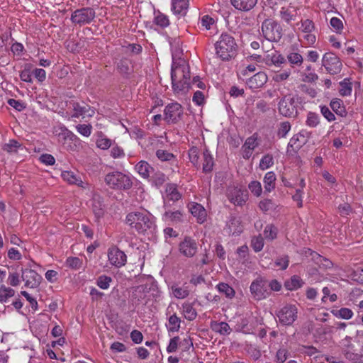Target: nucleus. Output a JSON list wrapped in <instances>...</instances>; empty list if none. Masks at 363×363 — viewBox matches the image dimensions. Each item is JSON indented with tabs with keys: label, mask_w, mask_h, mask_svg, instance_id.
<instances>
[{
	"label": "nucleus",
	"mask_w": 363,
	"mask_h": 363,
	"mask_svg": "<svg viewBox=\"0 0 363 363\" xmlns=\"http://www.w3.org/2000/svg\"><path fill=\"white\" fill-rule=\"evenodd\" d=\"M172 89L176 93H184L191 87L189 66L184 60L173 62L171 69Z\"/></svg>",
	"instance_id": "1"
},
{
	"label": "nucleus",
	"mask_w": 363,
	"mask_h": 363,
	"mask_svg": "<svg viewBox=\"0 0 363 363\" xmlns=\"http://www.w3.org/2000/svg\"><path fill=\"white\" fill-rule=\"evenodd\" d=\"M126 223L138 233L144 234L155 228V220L152 214L147 211L129 213L125 218Z\"/></svg>",
	"instance_id": "2"
},
{
	"label": "nucleus",
	"mask_w": 363,
	"mask_h": 363,
	"mask_svg": "<svg viewBox=\"0 0 363 363\" xmlns=\"http://www.w3.org/2000/svg\"><path fill=\"white\" fill-rule=\"evenodd\" d=\"M237 47L234 37L227 33H222L215 44L216 55L222 60H228L233 57L236 54Z\"/></svg>",
	"instance_id": "3"
},
{
	"label": "nucleus",
	"mask_w": 363,
	"mask_h": 363,
	"mask_svg": "<svg viewBox=\"0 0 363 363\" xmlns=\"http://www.w3.org/2000/svg\"><path fill=\"white\" fill-rule=\"evenodd\" d=\"M105 182L110 188L117 190H128L133 185L129 176L118 171L107 174Z\"/></svg>",
	"instance_id": "4"
},
{
	"label": "nucleus",
	"mask_w": 363,
	"mask_h": 363,
	"mask_svg": "<svg viewBox=\"0 0 363 363\" xmlns=\"http://www.w3.org/2000/svg\"><path fill=\"white\" fill-rule=\"evenodd\" d=\"M261 33L267 40L278 42L282 37V28L277 21L267 18L262 23Z\"/></svg>",
	"instance_id": "5"
},
{
	"label": "nucleus",
	"mask_w": 363,
	"mask_h": 363,
	"mask_svg": "<svg viewBox=\"0 0 363 363\" xmlns=\"http://www.w3.org/2000/svg\"><path fill=\"white\" fill-rule=\"evenodd\" d=\"M96 17V12L93 8L83 7L72 12L70 20L79 26L90 24Z\"/></svg>",
	"instance_id": "6"
},
{
	"label": "nucleus",
	"mask_w": 363,
	"mask_h": 363,
	"mask_svg": "<svg viewBox=\"0 0 363 363\" xmlns=\"http://www.w3.org/2000/svg\"><path fill=\"white\" fill-rule=\"evenodd\" d=\"M298 96L297 95L284 96L279 103V113L286 117H294L297 115L296 105L298 103Z\"/></svg>",
	"instance_id": "7"
},
{
	"label": "nucleus",
	"mask_w": 363,
	"mask_h": 363,
	"mask_svg": "<svg viewBox=\"0 0 363 363\" xmlns=\"http://www.w3.org/2000/svg\"><path fill=\"white\" fill-rule=\"evenodd\" d=\"M250 290L253 298L258 301L266 298L270 294L267 281L261 277L251 283Z\"/></svg>",
	"instance_id": "8"
},
{
	"label": "nucleus",
	"mask_w": 363,
	"mask_h": 363,
	"mask_svg": "<svg viewBox=\"0 0 363 363\" xmlns=\"http://www.w3.org/2000/svg\"><path fill=\"white\" fill-rule=\"evenodd\" d=\"M322 65L330 74L340 73L342 66L340 58L333 52H326L323 55Z\"/></svg>",
	"instance_id": "9"
},
{
	"label": "nucleus",
	"mask_w": 363,
	"mask_h": 363,
	"mask_svg": "<svg viewBox=\"0 0 363 363\" xmlns=\"http://www.w3.org/2000/svg\"><path fill=\"white\" fill-rule=\"evenodd\" d=\"M297 308L295 305L289 304L281 308L277 313L279 321L284 325H291L297 318Z\"/></svg>",
	"instance_id": "10"
},
{
	"label": "nucleus",
	"mask_w": 363,
	"mask_h": 363,
	"mask_svg": "<svg viewBox=\"0 0 363 363\" xmlns=\"http://www.w3.org/2000/svg\"><path fill=\"white\" fill-rule=\"evenodd\" d=\"M183 107L179 103L169 104L164 110V120L168 123H177L183 116Z\"/></svg>",
	"instance_id": "11"
},
{
	"label": "nucleus",
	"mask_w": 363,
	"mask_h": 363,
	"mask_svg": "<svg viewBox=\"0 0 363 363\" xmlns=\"http://www.w3.org/2000/svg\"><path fill=\"white\" fill-rule=\"evenodd\" d=\"M108 259L111 265L118 268L125 266L127 262L126 255L116 246L108 250Z\"/></svg>",
	"instance_id": "12"
},
{
	"label": "nucleus",
	"mask_w": 363,
	"mask_h": 363,
	"mask_svg": "<svg viewBox=\"0 0 363 363\" xmlns=\"http://www.w3.org/2000/svg\"><path fill=\"white\" fill-rule=\"evenodd\" d=\"M197 249L196 240L189 236H186L179 245V252L186 257H194L197 252Z\"/></svg>",
	"instance_id": "13"
},
{
	"label": "nucleus",
	"mask_w": 363,
	"mask_h": 363,
	"mask_svg": "<svg viewBox=\"0 0 363 363\" xmlns=\"http://www.w3.org/2000/svg\"><path fill=\"white\" fill-rule=\"evenodd\" d=\"M21 278L25 281V286L28 288H37L42 280V277L35 270L30 269H22Z\"/></svg>",
	"instance_id": "14"
},
{
	"label": "nucleus",
	"mask_w": 363,
	"mask_h": 363,
	"mask_svg": "<svg viewBox=\"0 0 363 363\" xmlns=\"http://www.w3.org/2000/svg\"><path fill=\"white\" fill-rule=\"evenodd\" d=\"M70 104L72 105V110L74 111V113L72 116L74 118H79V116L92 117L94 114V110L84 102L79 103L72 101L70 102Z\"/></svg>",
	"instance_id": "15"
},
{
	"label": "nucleus",
	"mask_w": 363,
	"mask_h": 363,
	"mask_svg": "<svg viewBox=\"0 0 363 363\" xmlns=\"http://www.w3.org/2000/svg\"><path fill=\"white\" fill-rule=\"evenodd\" d=\"M263 61L266 65L269 67L274 66L276 67H281L283 64L286 62V58L277 50H274L265 55Z\"/></svg>",
	"instance_id": "16"
},
{
	"label": "nucleus",
	"mask_w": 363,
	"mask_h": 363,
	"mask_svg": "<svg viewBox=\"0 0 363 363\" xmlns=\"http://www.w3.org/2000/svg\"><path fill=\"white\" fill-rule=\"evenodd\" d=\"M267 75L263 72H259L249 78L246 84L251 89H257L262 87L267 82Z\"/></svg>",
	"instance_id": "17"
},
{
	"label": "nucleus",
	"mask_w": 363,
	"mask_h": 363,
	"mask_svg": "<svg viewBox=\"0 0 363 363\" xmlns=\"http://www.w3.org/2000/svg\"><path fill=\"white\" fill-rule=\"evenodd\" d=\"M64 181L69 184L76 185L77 186L85 188L84 183L82 181V175L79 172L73 171H64L61 174Z\"/></svg>",
	"instance_id": "18"
},
{
	"label": "nucleus",
	"mask_w": 363,
	"mask_h": 363,
	"mask_svg": "<svg viewBox=\"0 0 363 363\" xmlns=\"http://www.w3.org/2000/svg\"><path fill=\"white\" fill-rule=\"evenodd\" d=\"M91 210L97 221L104 216V205L100 195L94 194L91 200Z\"/></svg>",
	"instance_id": "19"
},
{
	"label": "nucleus",
	"mask_w": 363,
	"mask_h": 363,
	"mask_svg": "<svg viewBox=\"0 0 363 363\" xmlns=\"http://www.w3.org/2000/svg\"><path fill=\"white\" fill-rule=\"evenodd\" d=\"M229 201L237 206H242L247 199V195L240 189L234 188L228 193Z\"/></svg>",
	"instance_id": "20"
},
{
	"label": "nucleus",
	"mask_w": 363,
	"mask_h": 363,
	"mask_svg": "<svg viewBox=\"0 0 363 363\" xmlns=\"http://www.w3.org/2000/svg\"><path fill=\"white\" fill-rule=\"evenodd\" d=\"M189 208L191 213L197 218V221L199 223H203L206 220V211L199 203H191L189 204Z\"/></svg>",
	"instance_id": "21"
},
{
	"label": "nucleus",
	"mask_w": 363,
	"mask_h": 363,
	"mask_svg": "<svg viewBox=\"0 0 363 363\" xmlns=\"http://www.w3.org/2000/svg\"><path fill=\"white\" fill-rule=\"evenodd\" d=\"M189 8V0H172V10L174 14L184 16Z\"/></svg>",
	"instance_id": "22"
},
{
	"label": "nucleus",
	"mask_w": 363,
	"mask_h": 363,
	"mask_svg": "<svg viewBox=\"0 0 363 363\" xmlns=\"http://www.w3.org/2000/svg\"><path fill=\"white\" fill-rule=\"evenodd\" d=\"M232 5L241 11H249L257 3V0H230Z\"/></svg>",
	"instance_id": "23"
},
{
	"label": "nucleus",
	"mask_w": 363,
	"mask_h": 363,
	"mask_svg": "<svg viewBox=\"0 0 363 363\" xmlns=\"http://www.w3.org/2000/svg\"><path fill=\"white\" fill-rule=\"evenodd\" d=\"M146 297L145 287L137 286L132 293L131 301L133 305L138 306Z\"/></svg>",
	"instance_id": "24"
},
{
	"label": "nucleus",
	"mask_w": 363,
	"mask_h": 363,
	"mask_svg": "<svg viewBox=\"0 0 363 363\" xmlns=\"http://www.w3.org/2000/svg\"><path fill=\"white\" fill-rule=\"evenodd\" d=\"M332 110L338 116L345 117L347 114L343 101L340 99H333L330 103Z\"/></svg>",
	"instance_id": "25"
},
{
	"label": "nucleus",
	"mask_w": 363,
	"mask_h": 363,
	"mask_svg": "<svg viewBox=\"0 0 363 363\" xmlns=\"http://www.w3.org/2000/svg\"><path fill=\"white\" fill-rule=\"evenodd\" d=\"M135 170L143 178H148L154 169L147 162L140 161L135 167Z\"/></svg>",
	"instance_id": "26"
},
{
	"label": "nucleus",
	"mask_w": 363,
	"mask_h": 363,
	"mask_svg": "<svg viewBox=\"0 0 363 363\" xmlns=\"http://www.w3.org/2000/svg\"><path fill=\"white\" fill-rule=\"evenodd\" d=\"M210 326L212 330L223 335H228L231 332V328L225 322L212 321Z\"/></svg>",
	"instance_id": "27"
},
{
	"label": "nucleus",
	"mask_w": 363,
	"mask_h": 363,
	"mask_svg": "<svg viewBox=\"0 0 363 363\" xmlns=\"http://www.w3.org/2000/svg\"><path fill=\"white\" fill-rule=\"evenodd\" d=\"M304 282L300 277L297 275L292 276L289 279L284 282V287L289 291L297 290L301 288Z\"/></svg>",
	"instance_id": "28"
},
{
	"label": "nucleus",
	"mask_w": 363,
	"mask_h": 363,
	"mask_svg": "<svg viewBox=\"0 0 363 363\" xmlns=\"http://www.w3.org/2000/svg\"><path fill=\"white\" fill-rule=\"evenodd\" d=\"M291 67H301L303 62L302 55L298 52H289L286 55V59Z\"/></svg>",
	"instance_id": "29"
},
{
	"label": "nucleus",
	"mask_w": 363,
	"mask_h": 363,
	"mask_svg": "<svg viewBox=\"0 0 363 363\" xmlns=\"http://www.w3.org/2000/svg\"><path fill=\"white\" fill-rule=\"evenodd\" d=\"M182 312L186 319L193 320L197 317L196 310L193 307V303H184L182 304Z\"/></svg>",
	"instance_id": "30"
},
{
	"label": "nucleus",
	"mask_w": 363,
	"mask_h": 363,
	"mask_svg": "<svg viewBox=\"0 0 363 363\" xmlns=\"http://www.w3.org/2000/svg\"><path fill=\"white\" fill-rule=\"evenodd\" d=\"M203 171L204 172H211L214 164L213 158L208 150L203 152Z\"/></svg>",
	"instance_id": "31"
},
{
	"label": "nucleus",
	"mask_w": 363,
	"mask_h": 363,
	"mask_svg": "<svg viewBox=\"0 0 363 363\" xmlns=\"http://www.w3.org/2000/svg\"><path fill=\"white\" fill-rule=\"evenodd\" d=\"M167 196L169 200L177 201L182 198V194L179 192L177 187L174 184H168L166 186Z\"/></svg>",
	"instance_id": "32"
},
{
	"label": "nucleus",
	"mask_w": 363,
	"mask_h": 363,
	"mask_svg": "<svg viewBox=\"0 0 363 363\" xmlns=\"http://www.w3.org/2000/svg\"><path fill=\"white\" fill-rule=\"evenodd\" d=\"M276 175L273 172H268L264 177V190L271 192L275 188Z\"/></svg>",
	"instance_id": "33"
},
{
	"label": "nucleus",
	"mask_w": 363,
	"mask_h": 363,
	"mask_svg": "<svg viewBox=\"0 0 363 363\" xmlns=\"http://www.w3.org/2000/svg\"><path fill=\"white\" fill-rule=\"evenodd\" d=\"M306 143L307 140L306 138H303L301 135L296 134L290 139L289 146L293 150H298Z\"/></svg>",
	"instance_id": "34"
},
{
	"label": "nucleus",
	"mask_w": 363,
	"mask_h": 363,
	"mask_svg": "<svg viewBox=\"0 0 363 363\" xmlns=\"http://www.w3.org/2000/svg\"><path fill=\"white\" fill-rule=\"evenodd\" d=\"M15 295L14 289L7 287L2 284L0 286V303H4L7 302L9 298L13 297Z\"/></svg>",
	"instance_id": "35"
},
{
	"label": "nucleus",
	"mask_w": 363,
	"mask_h": 363,
	"mask_svg": "<svg viewBox=\"0 0 363 363\" xmlns=\"http://www.w3.org/2000/svg\"><path fill=\"white\" fill-rule=\"evenodd\" d=\"M227 225L230 233H231L233 235H238L242 230V227L240 226V220L235 217L231 218Z\"/></svg>",
	"instance_id": "36"
},
{
	"label": "nucleus",
	"mask_w": 363,
	"mask_h": 363,
	"mask_svg": "<svg viewBox=\"0 0 363 363\" xmlns=\"http://www.w3.org/2000/svg\"><path fill=\"white\" fill-rule=\"evenodd\" d=\"M168 322L169 325L167 327L169 332H177L179 330L181 319L175 313L169 316Z\"/></svg>",
	"instance_id": "37"
},
{
	"label": "nucleus",
	"mask_w": 363,
	"mask_h": 363,
	"mask_svg": "<svg viewBox=\"0 0 363 363\" xmlns=\"http://www.w3.org/2000/svg\"><path fill=\"white\" fill-rule=\"evenodd\" d=\"M216 288L219 291L220 293L224 294L226 297L232 298L235 296V290L226 283H219Z\"/></svg>",
	"instance_id": "38"
},
{
	"label": "nucleus",
	"mask_w": 363,
	"mask_h": 363,
	"mask_svg": "<svg viewBox=\"0 0 363 363\" xmlns=\"http://www.w3.org/2000/svg\"><path fill=\"white\" fill-rule=\"evenodd\" d=\"M258 145V135L257 133H254L252 136L245 140L242 148L254 150Z\"/></svg>",
	"instance_id": "39"
},
{
	"label": "nucleus",
	"mask_w": 363,
	"mask_h": 363,
	"mask_svg": "<svg viewBox=\"0 0 363 363\" xmlns=\"http://www.w3.org/2000/svg\"><path fill=\"white\" fill-rule=\"evenodd\" d=\"M274 165V157L271 154H266L260 160L259 167L262 170H265Z\"/></svg>",
	"instance_id": "40"
},
{
	"label": "nucleus",
	"mask_w": 363,
	"mask_h": 363,
	"mask_svg": "<svg viewBox=\"0 0 363 363\" xmlns=\"http://www.w3.org/2000/svg\"><path fill=\"white\" fill-rule=\"evenodd\" d=\"M163 218L165 220L179 222L182 219V213L180 211H168L164 213Z\"/></svg>",
	"instance_id": "41"
},
{
	"label": "nucleus",
	"mask_w": 363,
	"mask_h": 363,
	"mask_svg": "<svg viewBox=\"0 0 363 363\" xmlns=\"http://www.w3.org/2000/svg\"><path fill=\"white\" fill-rule=\"evenodd\" d=\"M174 296L179 299L184 298L187 297L189 294V291L187 286H172V288Z\"/></svg>",
	"instance_id": "42"
},
{
	"label": "nucleus",
	"mask_w": 363,
	"mask_h": 363,
	"mask_svg": "<svg viewBox=\"0 0 363 363\" xmlns=\"http://www.w3.org/2000/svg\"><path fill=\"white\" fill-rule=\"evenodd\" d=\"M154 22L156 25L160 26L161 28H165L169 25L168 17L160 11H158L157 13H155Z\"/></svg>",
	"instance_id": "43"
},
{
	"label": "nucleus",
	"mask_w": 363,
	"mask_h": 363,
	"mask_svg": "<svg viewBox=\"0 0 363 363\" xmlns=\"http://www.w3.org/2000/svg\"><path fill=\"white\" fill-rule=\"evenodd\" d=\"M189 157L190 162L193 164L196 167H199L200 164L199 162V151L196 147H192L190 148L189 151Z\"/></svg>",
	"instance_id": "44"
},
{
	"label": "nucleus",
	"mask_w": 363,
	"mask_h": 363,
	"mask_svg": "<svg viewBox=\"0 0 363 363\" xmlns=\"http://www.w3.org/2000/svg\"><path fill=\"white\" fill-rule=\"evenodd\" d=\"M277 228L272 224L267 225L264 230V236L266 239L272 240L277 238Z\"/></svg>",
	"instance_id": "45"
},
{
	"label": "nucleus",
	"mask_w": 363,
	"mask_h": 363,
	"mask_svg": "<svg viewBox=\"0 0 363 363\" xmlns=\"http://www.w3.org/2000/svg\"><path fill=\"white\" fill-rule=\"evenodd\" d=\"M334 315L337 317L345 320H350L353 316V312L348 308H341L340 309L333 312Z\"/></svg>",
	"instance_id": "46"
},
{
	"label": "nucleus",
	"mask_w": 363,
	"mask_h": 363,
	"mask_svg": "<svg viewBox=\"0 0 363 363\" xmlns=\"http://www.w3.org/2000/svg\"><path fill=\"white\" fill-rule=\"evenodd\" d=\"M248 188L252 194H253L255 196L259 197L261 196L262 192V188L261 183L258 181H252L249 185Z\"/></svg>",
	"instance_id": "47"
},
{
	"label": "nucleus",
	"mask_w": 363,
	"mask_h": 363,
	"mask_svg": "<svg viewBox=\"0 0 363 363\" xmlns=\"http://www.w3.org/2000/svg\"><path fill=\"white\" fill-rule=\"evenodd\" d=\"M20 146L21 144L17 140H10L8 143L2 146V150L7 152H15Z\"/></svg>",
	"instance_id": "48"
},
{
	"label": "nucleus",
	"mask_w": 363,
	"mask_h": 363,
	"mask_svg": "<svg viewBox=\"0 0 363 363\" xmlns=\"http://www.w3.org/2000/svg\"><path fill=\"white\" fill-rule=\"evenodd\" d=\"M313 258L316 260L317 264L320 265H323L325 268H331L333 267V263L329 259L323 257L320 255L316 252H313Z\"/></svg>",
	"instance_id": "49"
},
{
	"label": "nucleus",
	"mask_w": 363,
	"mask_h": 363,
	"mask_svg": "<svg viewBox=\"0 0 363 363\" xmlns=\"http://www.w3.org/2000/svg\"><path fill=\"white\" fill-rule=\"evenodd\" d=\"M252 247L255 252H259L264 247V239L261 235L255 237L252 240Z\"/></svg>",
	"instance_id": "50"
},
{
	"label": "nucleus",
	"mask_w": 363,
	"mask_h": 363,
	"mask_svg": "<svg viewBox=\"0 0 363 363\" xmlns=\"http://www.w3.org/2000/svg\"><path fill=\"white\" fill-rule=\"evenodd\" d=\"M112 279L110 277L102 275L97 279L96 284L101 289H107Z\"/></svg>",
	"instance_id": "51"
},
{
	"label": "nucleus",
	"mask_w": 363,
	"mask_h": 363,
	"mask_svg": "<svg viewBox=\"0 0 363 363\" xmlns=\"http://www.w3.org/2000/svg\"><path fill=\"white\" fill-rule=\"evenodd\" d=\"M291 130V124L289 122H282L280 123L278 131H277V135L279 138H284L287 135V133Z\"/></svg>",
	"instance_id": "52"
},
{
	"label": "nucleus",
	"mask_w": 363,
	"mask_h": 363,
	"mask_svg": "<svg viewBox=\"0 0 363 363\" xmlns=\"http://www.w3.org/2000/svg\"><path fill=\"white\" fill-rule=\"evenodd\" d=\"M79 133L85 137H89L91 133L92 126L90 124H79L76 126Z\"/></svg>",
	"instance_id": "53"
},
{
	"label": "nucleus",
	"mask_w": 363,
	"mask_h": 363,
	"mask_svg": "<svg viewBox=\"0 0 363 363\" xmlns=\"http://www.w3.org/2000/svg\"><path fill=\"white\" fill-rule=\"evenodd\" d=\"M156 156L161 161H170L174 157L172 153H170L164 150H157Z\"/></svg>",
	"instance_id": "54"
},
{
	"label": "nucleus",
	"mask_w": 363,
	"mask_h": 363,
	"mask_svg": "<svg viewBox=\"0 0 363 363\" xmlns=\"http://www.w3.org/2000/svg\"><path fill=\"white\" fill-rule=\"evenodd\" d=\"M67 265L74 269H78L82 267V260L78 257H68L66 261Z\"/></svg>",
	"instance_id": "55"
},
{
	"label": "nucleus",
	"mask_w": 363,
	"mask_h": 363,
	"mask_svg": "<svg viewBox=\"0 0 363 363\" xmlns=\"http://www.w3.org/2000/svg\"><path fill=\"white\" fill-rule=\"evenodd\" d=\"M289 353L284 348L279 349L276 354V362L284 363L289 357Z\"/></svg>",
	"instance_id": "56"
},
{
	"label": "nucleus",
	"mask_w": 363,
	"mask_h": 363,
	"mask_svg": "<svg viewBox=\"0 0 363 363\" xmlns=\"http://www.w3.org/2000/svg\"><path fill=\"white\" fill-rule=\"evenodd\" d=\"M315 29V26L311 20L306 19L301 22V30L304 33H311Z\"/></svg>",
	"instance_id": "57"
},
{
	"label": "nucleus",
	"mask_w": 363,
	"mask_h": 363,
	"mask_svg": "<svg viewBox=\"0 0 363 363\" xmlns=\"http://www.w3.org/2000/svg\"><path fill=\"white\" fill-rule=\"evenodd\" d=\"M319 123V116L315 113L310 112L308 114L306 124L310 127H315Z\"/></svg>",
	"instance_id": "58"
},
{
	"label": "nucleus",
	"mask_w": 363,
	"mask_h": 363,
	"mask_svg": "<svg viewBox=\"0 0 363 363\" xmlns=\"http://www.w3.org/2000/svg\"><path fill=\"white\" fill-rule=\"evenodd\" d=\"M274 206L271 199H264L259 203V208L263 212H267Z\"/></svg>",
	"instance_id": "59"
},
{
	"label": "nucleus",
	"mask_w": 363,
	"mask_h": 363,
	"mask_svg": "<svg viewBox=\"0 0 363 363\" xmlns=\"http://www.w3.org/2000/svg\"><path fill=\"white\" fill-rule=\"evenodd\" d=\"M179 336H175L173 338L170 339L169 343L167 347V352L168 353H172L177 351L178 346L179 345Z\"/></svg>",
	"instance_id": "60"
},
{
	"label": "nucleus",
	"mask_w": 363,
	"mask_h": 363,
	"mask_svg": "<svg viewBox=\"0 0 363 363\" xmlns=\"http://www.w3.org/2000/svg\"><path fill=\"white\" fill-rule=\"evenodd\" d=\"M320 112L322 115L329 121H333L335 120L334 113L330 110L326 106H320Z\"/></svg>",
	"instance_id": "61"
},
{
	"label": "nucleus",
	"mask_w": 363,
	"mask_h": 363,
	"mask_svg": "<svg viewBox=\"0 0 363 363\" xmlns=\"http://www.w3.org/2000/svg\"><path fill=\"white\" fill-rule=\"evenodd\" d=\"M341 89L339 92L342 96H349L352 92V87L350 84L345 82V79L340 83Z\"/></svg>",
	"instance_id": "62"
},
{
	"label": "nucleus",
	"mask_w": 363,
	"mask_h": 363,
	"mask_svg": "<svg viewBox=\"0 0 363 363\" xmlns=\"http://www.w3.org/2000/svg\"><path fill=\"white\" fill-rule=\"evenodd\" d=\"M289 262V257L284 256L281 257H279L275 260V266L279 267L282 270H284L288 267Z\"/></svg>",
	"instance_id": "63"
},
{
	"label": "nucleus",
	"mask_w": 363,
	"mask_h": 363,
	"mask_svg": "<svg viewBox=\"0 0 363 363\" xmlns=\"http://www.w3.org/2000/svg\"><path fill=\"white\" fill-rule=\"evenodd\" d=\"M96 145L102 150H107L111 146V140L106 138H100L96 140Z\"/></svg>",
	"instance_id": "64"
}]
</instances>
